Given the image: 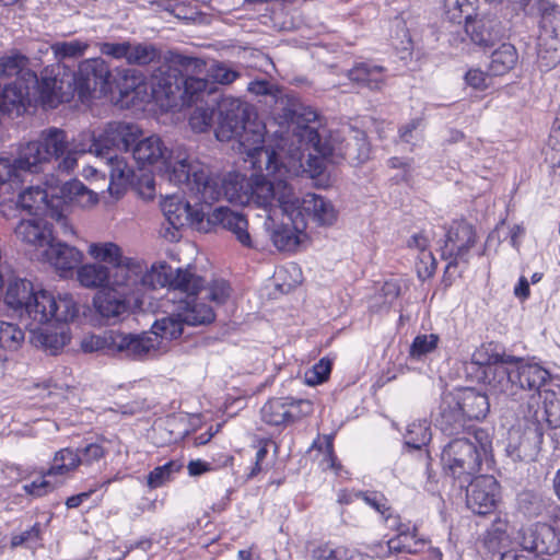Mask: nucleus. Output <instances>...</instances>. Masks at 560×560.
<instances>
[{
  "label": "nucleus",
  "mask_w": 560,
  "mask_h": 560,
  "mask_svg": "<svg viewBox=\"0 0 560 560\" xmlns=\"http://www.w3.org/2000/svg\"><path fill=\"white\" fill-rule=\"evenodd\" d=\"M138 133L139 129L127 121H110L102 131H83L70 142L65 130L50 127L40 132L38 140L23 145L12 163L21 179H24L25 174L42 172L43 165L51 160L59 161L58 170L69 173L77 166L79 155L92 153L106 160L112 180L125 182L131 171L112 151L127 148Z\"/></svg>",
  "instance_id": "f257e3e1"
},
{
  "label": "nucleus",
  "mask_w": 560,
  "mask_h": 560,
  "mask_svg": "<svg viewBox=\"0 0 560 560\" xmlns=\"http://www.w3.org/2000/svg\"><path fill=\"white\" fill-rule=\"evenodd\" d=\"M214 103L218 114L215 138L221 142L237 140L240 151L250 159L254 168L275 175L282 162L276 150L264 144L265 126L252 120L253 107L240 98L220 97L219 92Z\"/></svg>",
  "instance_id": "f03ea898"
},
{
  "label": "nucleus",
  "mask_w": 560,
  "mask_h": 560,
  "mask_svg": "<svg viewBox=\"0 0 560 560\" xmlns=\"http://www.w3.org/2000/svg\"><path fill=\"white\" fill-rule=\"evenodd\" d=\"M249 177L240 172L212 174L198 161L182 158L177 148V188L188 194L187 200L198 207L210 208L221 199L230 203L248 205Z\"/></svg>",
  "instance_id": "7ed1b4c3"
},
{
  "label": "nucleus",
  "mask_w": 560,
  "mask_h": 560,
  "mask_svg": "<svg viewBox=\"0 0 560 560\" xmlns=\"http://www.w3.org/2000/svg\"><path fill=\"white\" fill-rule=\"evenodd\" d=\"M296 136L302 142L313 148L307 165L313 177L324 175L326 164L338 165L347 162L351 166H359L370 159L371 145L365 131L351 128L345 137L339 135L324 136L316 126L306 124Z\"/></svg>",
  "instance_id": "20e7f679"
},
{
  "label": "nucleus",
  "mask_w": 560,
  "mask_h": 560,
  "mask_svg": "<svg viewBox=\"0 0 560 560\" xmlns=\"http://www.w3.org/2000/svg\"><path fill=\"white\" fill-rule=\"evenodd\" d=\"M481 380L491 388L506 396H516L520 390L534 392L541 396V387L550 381V373L537 363L506 353H492L482 363Z\"/></svg>",
  "instance_id": "39448f33"
},
{
  "label": "nucleus",
  "mask_w": 560,
  "mask_h": 560,
  "mask_svg": "<svg viewBox=\"0 0 560 560\" xmlns=\"http://www.w3.org/2000/svg\"><path fill=\"white\" fill-rule=\"evenodd\" d=\"M88 253L94 259L110 265L115 285L121 287L131 282L152 289L156 287L175 289L172 267L165 261L152 265L149 270L144 260L124 256L121 248L112 242L92 243Z\"/></svg>",
  "instance_id": "423d86ee"
},
{
  "label": "nucleus",
  "mask_w": 560,
  "mask_h": 560,
  "mask_svg": "<svg viewBox=\"0 0 560 560\" xmlns=\"http://www.w3.org/2000/svg\"><path fill=\"white\" fill-rule=\"evenodd\" d=\"M491 451V441L486 431L478 429L472 438H456L443 448L441 462L446 475L464 488L468 480L480 475L483 457Z\"/></svg>",
  "instance_id": "0eeeda50"
},
{
  "label": "nucleus",
  "mask_w": 560,
  "mask_h": 560,
  "mask_svg": "<svg viewBox=\"0 0 560 560\" xmlns=\"http://www.w3.org/2000/svg\"><path fill=\"white\" fill-rule=\"evenodd\" d=\"M247 91L262 97L259 102H264L270 108V113L280 125L294 126L295 136L303 126L315 124L318 118L315 109L303 105L298 98L285 94L282 89L267 80L249 82Z\"/></svg>",
  "instance_id": "6e6552de"
},
{
  "label": "nucleus",
  "mask_w": 560,
  "mask_h": 560,
  "mask_svg": "<svg viewBox=\"0 0 560 560\" xmlns=\"http://www.w3.org/2000/svg\"><path fill=\"white\" fill-rule=\"evenodd\" d=\"M182 205L186 215V224L190 229L208 233L212 226L220 224L230 231L242 246L246 248L255 247L248 232V220L244 214L232 211L226 207H219L211 214H207L203 207L192 205L191 200H186L184 203L177 201V211Z\"/></svg>",
  "instance_id": "1a4fd4ad"
},
{
  "label": "nucleus",
  "mask_w": 560,
  "mask_h": 560,
  "mask_svg": "<svg viewBox=\"0 0 560 560\" xmlns=\"http://www.w3.org/2000/svg\"><path fill=\"white\" fill-rule=\"evenodd\" d=\"M219 92L207 79L187 75L183 82L179 98L182 107H187L188 125L196 133L210 130L215 113V94Z\"/></svg>",
  "instance_id": "9d476101"
},
{
  "label": "nucleus",
  "mask_w": 560,
  "mask_h": 560,
  "mask_svg": "<svg viewBox=\"0 0 560 560\" xmlns=\"http://www.w3.org/2000/svg\"><path fill=\"white\" fill-rule=\"evenodd\" d=\"M174 335L175 314L156 319L150 331L131 334L117 330L115 354L131 360H143L152 351L161 348L164 339H172Z\"/></svg>",
  "instance_id": "9b49d317"
},
{
  "label": "nucleus",
  "mask_w": 560,
  "mask_h": 560,
  "mask_svg": "<svg viewBox=\"0 0 560 560\" xmlns=\"http://www.w3.org/2000/svg\"><path fill=\"white\" fill-rule=\"evenodd\" d=\"M175 52L170 50L168 57L152 71L151 93L148 88L137 77H122L121 101L124 104L135 103V100L145 101L153 96L156 100L165 97L171 101L173 95L172 79L175 78Z\"/></svg>",
  "instance_id": "f8f14e48"
},
{
  "label": "nucleus",
  "mask_w": 560,
  "mask_h": 560,
  "mask_svg": "<svg viewBox=\"0 0 560 560\" xmlns=\"http://www.w3.org/2000/svg\"><path fill=\"white\" fill-rule=\"evenodd\" d=\"M132 125V122H130ZM139 129V133L135 137V140L128 144L127 148H117L112 151L113 155H116L117 160L125 161V159L118 156V152L120 151H129L132 152V158L139 168V171H144L148 166L156 165L158 173L161 178H165L168 182H173L175 176V165L172 164L170 158L171 152L164 147L162 140L156 136H150L148 138L141 139L142 130L133 124Z\"/></svg>",
  "instance_id": "ddd939ff"
},
{
  "label": "nucleus",
  "mask_w": 560,
  "mask_h": 560,
  "mask_svg": "<svg viewBox=\"0 0 560 560\" xmlns=\"http://www.w3.org/2000/svg\"><path fill=\"white\" fill-rule=\"evenodd\" d=\"M112 72L102 58H92L79 63L78 70L69 82L72 83L73 96L77 94L82 103L91 98H101L112 93Z\"/></svg>",
  "instance_id": "4468645a"
},
{
  "label": "nucleus",
  "mask_w": 560,
  "mask_h": 560,
  "mask_svg": "<svg viewBox=\"0 0 560 560\" xmlns=\"http://www.w3.org/2000/svg\"><path fill=\"white\" fill-rule=\"evenodd\" d=\"M139 283H129L126 285H112L110 288L98 291L93 305L96 313L108 325H115L129 316L136 308H140L142 301L136 296L132 287Z\"/></svg>",
  "instance_id": "2eb2a0df"
},
{
  "label": "nucleus",
  "mask_w": 560,
  "mask_h": 560,
  "mask_svg": "<svg viewBox=\"0 0 560 560\" xmlns=\"http://www.w3.org/2000/svg\"><path fill=\"white\" fill-rule=\"evenodd\" d=\"M476 243L474 225L465 220L454 221L445 234L441 257L448 260V268H457L460 262L468 265L469 252Z\"/></svg>",
  "instance_id": "dca6fc26"
},
{
  "label": "nucleus",
  "mask_w": 560,
  "mask_h": 560,
  "mask_svg": "<svg viewBox=\"0 0 560 560\" xmlns=\"http://www.w3.org/2000/svg\"><path fill=\"white\" fill-rule=\"evenodd\" d=\"M24 80H26L32 96L33 107L40 103L44 106L55 108L60 103L70 102L73 98L72 83L68 81L67 88L63 89V79L59 80L56 77H42L39 79L35 71L26 70Z\"/></svg>",
  "instance_id": "f3484780"
},
{
  "label": "nucleus",
  "mask_w": 560,
  "mask_h": 560,
  "mask_svg": "<svg viewBox=\"0 0 560 560\" xmlns=\"http://www.w3.org/2000/svg\"><path fill=\"white\" fill-rule=\"evenodd\" d=\"M544 428L527 420L523 430L511 429L508 433L505 453L513 462L535 460L542 444Z\"/></svg>",
  "instance_id": "a211bd4d"
},
{
  "label": "nucleus",
  "mask_w": 560,
  "mask_h": 560,
  "mask_svg": "<svg viewBox=\"0 0 560 560\" xmlns=\"http://www.w3.org/2000/svg\"><path fill=\"white\" fill-rule=\"evenodd\" d=\"M54 191L55 209L52 219L62 225L65 232L72 228L68 226L65 208L68 205H75L81 208H89L98 202V196L89 189L81 180L71 179L63 183L59 188L51 189Z\"/></svg>",
  "instance_id": "6ab92c4d"
},
{
  "label": "nucleus",
  "mask_w": 560,
  "mask_h": 560,
  "mask_svg": "<svg viewBox=\"0 0 560 560\" xmlns=\"http://www.w3.org/2000/svg\"><path fill=\"white\" fill-rule=\"evenodd\" d=\"M466 490V505L477 515H488L494 512L499 499L500 486L490 475H478L468 480Z\"/></svg>",
  "instance_id": "aec40b11"
},
{
  "label": "nucleus",
  "mask_w": 560,
  "mask_h": 560,
  "mask_svg": "<svg viewBox=\"0 0 560 560\" xmlns=\"http://www.w3.org/2000/svg\"><path fill=\"white\" fill-rule=\"evenodd\" d=\"M523 551L537 556H552L560 551V530L547 523H535L521 529Z\"/></svg>",
  "instance_id": "412c9836"
},
{
  "label": "nucleus",
  "mask_w": 560,
  "mask_h": 560,
  "mask_svg": "<svg viewBox=\"0 0 560 560\" xmlns=\"http://www.w3.org/2000/svg\"><path fill=\"white\" fill-rule=\"evenodd\" d=\"M248 183V205L254 203L259 208H267L275 199L284 202L288 192L291 191L284 180H271L264 175L253 174Z\"/></svg>",
  "instance_id": "4be33fe9"
},
{
  "label": "nucleus",
  "mask_w": 560,
  "mask_h": 560,
  "mask_svg": "<svg viewBox=\"0 0 560 560\" xmlns=\"http://www.w3.org/2000/svg\"><path fill=\"white\" fill-rule=\"evenodd\" d=\"M468 420L451 392H444L435 416V425L446 435L465 432Z\"/></svg>",
  "instance_id": "5701e85b"
},
{
  "label": "nucleus",
  "mask_w": 560,
  "mask_h": 560,
  "mask_svg": "<svg viewBox=\"0 0 560 560\" xmlns=\"http://www.w3.org/2000/svg\"><path fill=\"white\" fill-rule=\"evenodd\" d=\"M30 90L24 73L13 82L0 85V114L21 116L28 107H33Z\"/></svg>",
  "instance_id": "b1692460"
},
{
  "label": "nucleus",
  "mask_w": 560,
  "mask_h": 560,
  "mask_svg": "<svg viewBox=\"0 0 560 560\" xmlns=\"http://www.w3.org/2000/svg\"><path fill=\"white\" fill-rule=\"evenodd\" d=\"M302 405L311 408L308 400H296L290 397L271 398L261 408L262 421L269 425L285 427L302 418L301 412H294Z\"/></svg>",
  "instance_id": "393cba45"
},
{
  "label": "nucleus",
  "mask_w": 560,
  "mask_h": 560,
  "mask_svg": "<svg viewBox=\"0 0 560 560\" xmlns=\"http://www.w3.org/2000/svg\"><path fill=\"white\" fill-rule=\"evenodd\" d=\"M465 32L470 40L481 48L494 46L503 36L501 22L494 15H475L465 24Z\"/></svg>",
  "instance_id": "a878e982"
},
{
  "label": "nucleus",
  "mask_w": 560,
  "mask_h": 560,
  "mask_svg": "<svg viewBox=\"0 0 560 560\" xmlns=\"http://www.w3.org/2000/svg\"><path fill=\"white\" fill-rule=\"evenodd\" d=\"M299 214L320 226H330L337 221L338 212L330 200L317 194H305L296 199Z\"/></svg>",
  "instance_id": "bb28decb"
},
{
  "label": "nucleus",
  "mask_w": 560,
  "mask_h": 560,
  "mask_svg": "<svg viewBox=\"0 0 560 560\" xmlns=\"http://www.w3.org/2000/svg\"><path fill=\"white\" fill-rule=\"evenodd\" d=\"M215 319V313L211 306L198 302L197 296L177 301V338L183 334V325L200 326L209 325Z\"/></svg>",
  "instance_id": "cd10ccee"
},
{
  "label": "nucleus",
  "mask_w": 560,
  "mask_h": 560,
  "mask_svg": "<svg viewBox=\"0 0 560 560\" xmlns=\"http://www.w3.org/2000/svg\"><path fill=\"white\" fill-rule=\"evenodd\" d=\"M14 232L19 240L36 248L46 249L55 241L52 225L42 218L20 221Z\"/></svg>",
  "instance_id": "c85d7f7f"
},
{
  "label": "nucleus",
  "mask_w": 560,
  "mask_h": 560,
  "mask_svg": "<svg viewBox=\"0 0 560 560\" xmlns=\"http://www.w3.org/2000/svg\"><path fill=\"white\" fill-rule=\"evenodd\" d=\"M18 205L30 214L52 219L55 209L54 191L49 194L48 190L38 186L28 187L19 194Z\"/></svg>",
  "instance_id": "c756f323"
},
{
  "label": "nucleus",
  "mask_w": 560,
  "mask_h": 560,
  "mask_svg": "<svg viewBox=\"0 0 560 560\" xmlns=\"http://www.w3.org/2000/svg\"><path fill=\"white\" fill-rule=\"evenodd\" d=\"M516 503L517 511L528 518H537L547 514L557 516L560 513V506L551 498L529 490L518 493Z\"/></svg>",
  "instance_id": "7c9ffc66"
},
{
  "label": "nucleus",
  "mask_w": 560,
  "mask_h": 560,
  "mask_svg": "<svg viewBox=\"0 0 560 560\" xmlns=\"http://www.w3.org/2000/svg\"><path fill=\"white\" fill-rule=\"evenodd\" d=\"M463 409L465 417L470 420H482L490 410L489 398L485 393L474 388H456L451 392Z\"/></svg>",
  "instance_id": "2f4dec72"
},
{
  "label": "nucleus",
  "mask_w": 560,
  "mask_h": 560,
  "mask_svg": "<svg viewBox=\"0 0 560 560\" xmlns=\"http://www.w3.org/2000/svg\"><path fill=\"white\" fill-rule=\"evenodd\" d=\"M44 255L49 264L62 272L72 271L83 258L82 253L78 248L56 238L44 249Z\"/></svg>",
  "instance_id": "473e14b6"
},
{
  "label": "nucleus",
  "mask_w": 560,
  "mask_h": 560,
  "mask_svg": "<svg viewBox=\"0 0 560 560\" xmlns=\"http://www.w3.org/2000/svg\"><path fill=\"white\" fill-rule=\"evenodd\" d=\"M542 407L530 413V422L544 423L550 429L560 428V387L558 390L545 389L541 394Z\"/></svg>",
  "instance_id": "72a5a7b5"
},
{
  "label": "nucleus",
  "mask_w": 560,
  "mask_h": 560,
  "mask_svg": "<svg viewBox=\"0 0 560 560\" xmlns=\"http://www.w3.org/2000/svg\"><path fill=\"white\" fill-rule=\"evenodd\" d=\"M55 295L46 290L35 291L26 304L24 317L42 325L52 319V307L55 305Z\"/></svg>",
  "instance_id": "f704fd0d"
},
{
  "label": "nucleus",
  "mask_w": 560,
  "mask_h": 560,
  "mask_svg": "<svg viewBox=\"0 0 560 560\" xmlns=\"http://www.w3.org/2000/svg\"><path fill=\"white\" fill-rule=\"evenodd\" d=\"M348 77L351 81L370 90H381L385 83V68L369 62H361L349 71Z\"/></svg>",
  "instance_id": "c9c22d12"
},
{
  "label": "nucleus",
  "mask_w": 560,
  "mask_h": 560,
  "mask_svg": "<svg viewBox=\"0 0 560 560\" xmlns=\"http://www.w3.org/2000/svg\"><path fill=\"white\" fill-rule=\"evenodd\" d=\"M78 280L81 285L91 289L104 288L113 283V271L100 262L85 264L78 269Z\"/></svg>",
  "instance_id": "e433bc0d"
},
{
  "label": "nucleus",
  "mask_w": 560,
  "mask_h": 560,
  "mask_svg": "<svg viewBox=\"0 0 560 560\" xmlns=\"http://www.w3.org/2000/svg\"><path fill=\"white\" fill-rule=\"evenodd\" d=\"M517 61L518 52L515 46L503 43L491 54L489 74L493 77L504 75L514 69Z\"/></svg>",
  "instance_id": "4c0bfd02"
},
{
  "label": "nucleus",
  "mask_w": 560,
  "mask_h": 560,
  "mask_svg": "<svg viewBox=\"0 0 560 560\" xmlns=\"http://www.w3.org/2000/svg\"><path fill=\"white\" fill-rule=\"evenodd\" d=\"M34 292L33 283L26 279H15L8 285L4 302L7 305L19 312L21 317H24L26 304Z\"/></svg>",
  "instance_id": "58836bf2"
},
{
  "label": "nucleus",
  "mask_w": 560,
  "mask_h": 560,
  "mask_svg": "<svg viewBox=\"0 0 560 560\" xmlns=\"http://www.w3.org/2000/svg\"><path fill=\"white\" fill-rule=\"evenodd\" d=\"M206 288V279L198 272L195 264L177 267V291L186 293L187 298L197 296Z\"/></svg>",
  "instance_id": "ea45409f"
},
{
  "label": "nucleus",
  "mask_w": 560,
  "mask_h": 560,
  "mask_svg": "<svg viewBox=\"0 0 560 560\" xmlns=\"http://www.w3.org/2000/svg\"><path fill=\"white\" fill-rule=\"evenodd\" d=\"M479 0H443V14L452 23L465 24L470 21L478 9Z\"/></svg>",
  "instance_id": "a19ab883"
},
{
  "label": "nucleus",
  "mask_w": 560,
  "mask_h": 560,
  "mask_svg": "<svg viewBox=\"0 0 560 560\" xmlns=\"http://www.w3.org/2000/svg\"><path fill=\"white\" fill-rule=\"evenodd\" d=\"M538 13L541 34L560 36V5L548 0H539Z\"/></svg>",
  "instance_id": "79ce46f5"
},
{
  "label": "nucleus",
  "mask_w": 560,
  "mask_h": 560,
  "mask_svg": "<svg viewBox=\"0 0 560 560\" xmlns=\"http://www.w3.org/2000/svg\"><path fill=\"white\" fill-rule=\"evenodd\" d=\"M80 466V458L78 457L77 451L66 447L55 453L52 463L48 469H46V476L66 477L70 472L74 471Z\"/></svg>",
  "instance_id": "37998d69"
},
{
  "label": "nucleus",
  "mask_w": 560,
  "mask_h": 560,
  "mask_svg": "<svg viewBox=\"0 0 560 560\" xmlns=\"http://www.w3.org/2000/svg\"><path fill=\"white\" fill-rule=\"evenodd\" d=\"M30 65V58L19 49H11L0 57V78L22 75Z\"/></svg>",
  "instance_id": "c03bdc74"
},
{
  "label": "nucleus",
  "mask_w": 560,
  "mask_h": 560,
  "mask_svg": "<svg viewBox=\"0 0 560 560\" xmlns=\"http://www.w3.org/2000/svg\"><path fill=\"white\" fill-rule=\"evenodd\" d=\"M537 54L547 68L560 63V36L540 34Z\"/></svg>",
  "instance_id": "a18cd8bd"
},
{
  "label": "nucleus",
  "mask_w": 560,
  "mask_h": 560,
  "mask_svg": "<svg viewBox=\"0 0 560 560\" xmlns=\"http://www.w3.org/2000/svg\"><path fill=\"white\" fill-rule=\"evenodd\" d=\"M161 58L162 52L155 45L149 43H131L127 63L147 66L152 62H161Z\"/></svg>",
  "instance_id": "49530a36"
},
{
  "label": "nucleus",
  "mask_w": 560,
  "mask_h": 560,
  "mask_svg": "<svg viewBox=\"0 0 560 560\" xmlns=\"http://www.w3.org/2000/svg\"><path fill=\"white\" fill-rule=\"evenodd\" d=\"M313 557L316 560H373L371 556L355 549L346 547L329 548L327 546L315 549Z\"/></svg>",
  "instance_id": "de8ad7c7"
},
{
  "label": "nucleus",
  "mask_w": 560,
  "mask_h": 560,
  "mask_svg": "<svg viewBox=\"0 0 560 560\" xmlns=\"http://www.w3.org/2000/svg\"><path fill=\"white\" fill-rule=\"evenodd\" d=\"M431 440L430 427L425 420L415 421L407 428L405 445L411 450L421 451Z\"/></svg>",
  "instance_id": "09e8293b"
},
{
  "label": "nucleus",
  "mask_w": 560,
  "mask_h": 560,
  "mask_svg": "<svg viewBox=\"0 0 560 560\" xmlns=\"http://www.w3.org/2000/svg\"><path fill=\"white\" fill-rule=\"evenodd\" d=\"M51 310L54 313L52 319L60 323L71 322L79 315L78 304L70 293H59L55 298V305Z\"/></svg>",
  "instance_id": "8fccbe9b"
},
{
  "label": "nucleus",
  "mask_w": 560,
  "mask_h": 560,
  "mask_svg": "<svg viewBox=\"0 0 560 560\" xmlns=\"http://www.w3.org/2000/svg\"><path fill=\"white\" fill-rule=\"evenodd\" d=\"M117 330L105 331L101 336H91L82 341L84 352L102 351L108 355H115Z\"/></svg>",
  "instance_id": "3c124183"
},
{
  "label": "nucleus",
  "mask_w": 560,
  "mask_h": 560,
  "mask_svg": "<svg viewBox=\"0 0 560 560\" xmlns=\"http://www.w3.org/2000/svg\"><path fill=\"white\" fill-rule=\"evenodd\" d=\"M425 540L417 536L393 537L387 541L388 553L416 555L422 551Z\"/></svg>",
  "instance_id": "603ef678"
},
{
  "label": "nucleus",
  "mask_w": 560,
  "mask_h": 560,
  "mask_svg": "<svg viewBox=\"0 0 560 560\" xmlns=\"http://www.w3.org/2000/svg\"><path fill=\"white\" fill-rule=\"evenodd\" d=\"M24 340V331L15 324L0 320V348L18 350Z\"/></svg>",
  "instance_id": "864d4df0"
},
{
  "label": "nucleus",
  "mask_w": 560,
  "mask_h": 560,
  "mask_svg": "<svg viewBox=\"0 0 560 560\" xmlns=\"http://www.w3.org/2000/svg\"><path fill=\"white\" fill-rule=\"evenodd\" d=\"M46 470L40 471V477L31 483H26L23 486V490L26 494L32 495L34 498H42L47 495L48 493L56 490L59 486L62 485V480H52L56 478L55 476H46Z\"/></svg>",
  "instance_id": "5fc2aeb1"
},
{
  "label": "nucleus",
  "mask_w": 560,
  "mask_h": 560,
  "mask_svg": "<svg viewBox=\"0 0 560 560\" xmlns=\"http://www.w3.org/2000/svg\"><path fill=\"white\" fill-rule=\"evenodd\" d=\"M439 340L435 334L418 335L410 346L409 357L413 360H422L438 348Z\"/></svg>",
  "instance_id": "6e6d98bb"
},
{
  "label": "nucleus",
  "mask_w": 560,
  "mask_h": 560,
  "mask_svg": "<svg viewBox=\"0 0 560 560\" xmlns=\"http://www.w3.org/2000/svg\"><path fill=\"white\" fill-rule=\"evenodd\" d=\"M174 195H167L161 201V210L163 212L165 222L162 223L159 234L161 237L168 242H173L175 237V210L173 207L175 203L173 202Z\"/></svg>",
  "instance_id": "4d7b16f0"
},
{
  "label": "nucleus",
  "mask_w": 560,
  "mask_h": 560,
  "mask_svg": "<svg viewBox=\"0 0 560 560\" xmlns=\"http://www.w3.org/2000/svg\"><path fill=\"white\" fill-rule=\"evenodd\" d=\"M506 528L508 522L501 517H495L483 537V545L488 550H499L501 542L506 538Z\"/></svg>",
  "instance_id": "13d9d810"
},
{
  "label": "nucleus",
  "mask_w": 560,
  "mask_h": 560,
  "mask_svg": "<svg viewBox=\"0 0 560 560\" xmlns=\"http://www.w3.org/2000/svg\"><path fill=\"white\" fill-rule=\"evenodd\" d=\"M88 48V43L78 39L71 42H59L51 46L55 57L59 61L67 58H79L84 55Z\"/></svg>",
  "instance_id": "bf43d9fd"
},
{
  "label": "nucleus",
  "mask_w": 560,
  "mask_h": 560,
  "mask_svg": "<svg viewBox=\"0 0 560 560\" xmlns=\"http://www.w3.org/2000/svg\"><path fill=\"white\" fill-rule=\"evenodd\" d=\"M126 165L131 171L130 177H128V179H126L125 182H120V180H112V177L109 176V178H110L109 189L112 191L113 190L122 191L124 188H126L128 185L144 186L151 192L154 191V179L151 175L143 173L141 176H138L132 166H130L128 163H126Z\"/></svg>",
  "instance_id": "052dcab7"
},
{
  "label": "nucleus",
  "mask_w": 560,
  "mask_h": 560,
  "mask_svg": "<svg viewBox=\"0 0 560 560\" xmlns=\"http://www.w3.org/2000/svg\"><path fill=\"white\" fill-rule=\"evenodd\" d=\"M37 341L51 354H56L61 350L69 341V337L66 332H57L49 329L42 330L36 336Z\"/></svg>",
  "instance_id": "680f3d73"
},
{
  "label": "nucleus",
  "mask_w": 560,
  "mask_h": 560,
  "mask_svg": "<svg viewBox=\"0 0 560 560\" xmlns=\"http://www.w3.org/2000/svg\"><path fill=\"white\" fill-rule=\"evenodd\" d=\"M208 72L210 73L212 81H207L209 84H212L217 90L218 88L215 86V83L228 85L240 78V72L230 68L223 62H217L212 65Z\"/></svg>",
  "instance_id": "e2e57ef3"
},
{
  "label": "nucleus",
  "mask_w": 560,
  "mask_h": 560,
  "mask_svg": "<svg viewBox=\"0 0 560 560\" xmlns=\"http://www.w3.org/2000/svg\"><path fill=\"white\" fill-rule=\"evenodd\" d=\"M544 154L545 161L549 163L552 168L560 167V127H551Z\"/></svg>",
  "instance_id": "0e129e2a"
},
{
  "label": "nucleus",
  "mask_w": 560,
  "mask_h": 560,
  "mask_svg": "<svg viewBox=\"0 0 560 560\" xmlns=\"http://www.w3.org/2000/svg\"><path fill=\"white\" fill-rule=\"evenodd\" d=\"M206 62L203 59L198 57L187 56L183 52L177 51V75L191 73H200L205 70Z\"/></svg>",
  "instance_id": "69168bd1"
},
{
  "label": "nucleus",
  "mask_w": 560,
  "mask_h": 560,
  "mask_svg": "<svg viewBox=\"0 0 560 560\" xmlns=\"http://www.w3.org/2000/svg\"><path fill=\"white\" fill-rule=\"evenodd\" d=\"M332 368V362L327 359H320L310 371L306 372V382L310 385L324 383L328 380Z\"/></svg>",
  "instance_id": "338daca9"
},
{
  "label": "nucleus",
  "mask_w": 560,
  "mask_h": 560,
  "mask_svg": "<svg viewBox=\"0 0 560 560\" xmlns=\"http://www.w3.org/2000/svg\"><path fill=\"white\" fill-rule=\"evenodd\" d=\"M436 269V260L431 252H422L416 262L417 276L421 281L431 278Z\"/></svg>",
  "instance_id": "774afa93"
}]
</instances>
